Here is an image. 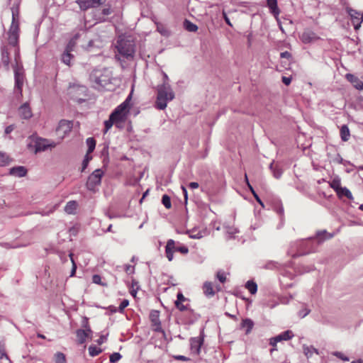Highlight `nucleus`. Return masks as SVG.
<instances>
[{
  "mask_svg": "<svg viewBox=\"0 0 363 363\" xmlns=\"http://www.w3.org/2000/svg\"><path fill=\"white\" fill-rule=\"evenodd\" d=\"M8 40L10 45L15 47V61L16 65L13 67L15 77V91L21 94L22 86L24 81L23 69L18 65L19 48L18 47L19 38V26L18 23L16 20L15 13L12 12V23L8 32Z\"/></svg>",
  "mask_w": 363,
  "mask_h": 363,
  "instance_id": "obj_1",
  "label": "nucleus"
},
{
  "mask_svg": "<svg viewBox=\"0 0 363 363\" xmlns=\"http://www.w3.org/2000/svg\"><path fill=\"white\" fill-rule=\"evenodd\" d=\"M130 100L131 95L130 94L121 104L115 108L110 115L108 120L104 121L105 133L108 132L113 124L119 128L125 121L129 113Z\"/></svg>",
  "mask_w": 363,
  "mask_h": 363,
  "instance_id": "obj_2",
  "label": "nucleus"
},
{
  "mask_svg": "<svg viewBox=\"0 0 363 363\" xmlns=\"http://www.w3.org/2000/svg\"><path fill=\"white\" fill-rule=\"evenodd\" d=\"M157 92L155 107L159 110H164L166 108L168 102L174 99V92L169 82L166 81L157 86Z\"/></svg>",
  "mask_w": 363,
  "mask_h": 363,
  "instance_id": "obj_3",
  "label": "nucleus"
},
{
  "mask_svg": "<svg viewBox=\"0 0 363 363\" xmlns=\"http://www.w3.org/2000/svg\"><path fill=\"white\" fill-rule=\"evenodd\" d=\"M118 52L126 59L132 58L135 53V44L130 39L119 37L116 45Z\"/></svg>",
  "mask_w": 363,
  "mask_h": 363,
  "instance_id": "obj_4",
  "label": "nucleus"
},
{
  "mask_svg": "<svg viewBox=\"0 0 363 363\" xmlns=\"http://www.w3.org/2000/svg\"><path fill=\"white\" fill-rule=\"evenodd\" d=\"M90 79L97 89L106 88L111 83V74L108 69H96L91 72Z\"/></svg>",
  "mask_w": 363,
  "mask_h": 363,
  "instance_id": "obj_5",
  "label": "nucleus"
},
{
  "mask_svg": "<svg viewBox=\"0 0 363 363\" xmlns=\"http://www.w3.org/2000/svg\"><path fill=\"white\" fill-rule=\"evenodd\" d=\"M179 242H176L174 240L169 239L167 242L165 247L166 257L169 262L172 261L174 258V252H179L183 255H186L189 252V249L184 245H179Z\"/></svg>",
  "mask_w": 363,
  "mask_h": 363,
  "instance_id": "obj_6",
  "label": "nucleus"
},
{
  "mask_svg": "<svg viewBox=\"0 0 363 363\" xmlns=\"http://www.w3.org/2000/svg\"><path fill=\"white\" fill-rule=\"evenodd\" d=\"M104 172L101 169L94 170L88 177L86 187L90 191H95V188L101 184Z\"/></svg>",
  "mask_w": 363,
  "mask_h": 363,
  "instance_id": "obj_7",
  "label": "nucleus"
},
{
  "mask_svg": "<svg viewBox=\"0 0 363 363\" xmlns=\"http://www.w3.org/2000/svg\"><path fill=\"white\" fill-rule=\"evenodd\" d=\"M57 144V143L48 139L38 138L35 143V152H38L45 151L48 148L55 147Z\"/></svg>",
  "mask_w": 363,
  "mask_h": 363,
  "instance_id": "obj_8",
  "label": "nucleus"
},
{
  "mask_svg": "<svg viewBox=\"0 0 363 363\" xmlns=\"http://www.w3.org/2000/svg\"><path fill=\"white\" fill-rule=\"evenodd\" d=\"M72 123L69 121L62 120L56 128L57 134L62 140L72 130Z\"/></svg>",
  "mask_w": 363,
  "mask_h": 363,
  "instance_id": "obj_9",
  "label": "nucleus"
},
{
  "mask_svg": "<svg viewBox=\"0 0 363 363\" xmlns=\"http://www.w3.org/2000/svg\"><path fill=\"white\" fill-rule=\"evenodd\" d=\"M347 12L351 17L352 25L355 30L360 28L363 19V13L353 9H347Z\"/></svg>",
  "mask_w": 363,
  "mask_h": 363,
  "instance_id": "obj_10",
  "label": "nucleus"
},
{
  "mask_svg": "<svg viewBox=\"0 0 363 363\" xmlns=\"http://www.w3.org/2000/svg\"><path fill=\"white\" fill-rule=\"evenodd\" d=\"M106 0H77L76 2L82 10H86L89 8L99 7L103 4Z\"/></svg>",
  "mask_w": 363,
  "mask_h": 363,
  "instance_id": "obj_11",
  "label": "nucleus"
},
{
  "mask_svg": "<svg viewBox=\"0 0 363 363\" xmlns=\"http://www.w3.org/2000/svg\"><path fill=\"white\" fill-rule=\"evenodd\" d=\"M150 319L154 327V330L157 332H163L161 322L160 320V313L158 311L153 310L150 313Z\"/></svg>",
  "mask_w": 363,
  "mask_h": 363,
  "instance_id": "obj_12",
  "label": "nucleus"
},
{
  "mask_svg": "<svg viewBox=\"0 0 363 363\" xmlns=\"http://www.w3.org/2000/svg\"><path fill=\"white\" fill-rule=\"evenodd\" d=\"M294 337V333L291 330H286L284 333L277 335L270 339V345L273 347L276 346L277 343L282 340H288Z\"/></svg>",
  "mask_w": 363,
  "mask_h": 363,
  "instance_id": "obj_13",
  "label": "nucleus"
},
{
  "mask_svg": "<svg viewBox=\"0 0 363 363\" xmlns=\"http://www.w3.org/2000/svg\"><path fill=\"white\" fill-rule=\"evenodd\" d=\"M300 39L303 43H313L319 39V37L313 31L306 30L301 33Z\"/></svg>",
  "mask_w": 363,
  "mask_h": 363,
  "instance_id": "obj_14",
  "label": "nucleus"
},
{
  "mask_svg": "<svg viewBox=\"0 0 363 363\" xmlns=\"http://www.w3.org/2000/svg\"><path fill=\"white\" fill-rule=\"evenodd\" d=\"M186 234L192 239H201L208 235V231L206 228L201 230L194 228L186 231Z\"/></svg>",
  "mask_w": 363,
  "mask_h": 363,
  "instance_id": "obj_15",
  "label": "nucleus"
},
{
  "mask_svg": "<svg viewBox=\"0 0 363 363\" xmlns=\"http://www.w3.org/2000/svg\"><path fill=\"white\" fill-rule=\"evenodd\" d=\"M203 342V338L201 336L191 338L190 346L191 352L194 354H199Z\"/></svg>",
  "mask_w": 363,
  "mask_h": 363,
  "instance_id": "obj_16",
  "label": "nucleus"
},
{
  "mask_svg": "<svg viewBox=\"0 0 363 363\" xmlns=\"http://www.w3.org/2000/svg\"><path fill=\"white\" fill-rule=\"evenodd\" d=\"M92 330L91 329H79L76 332L77 342L79 344H83L85 342L86 338H91L92 335Z\"/></svg>",
  "mask_w": 363,
  "mask_h": 363,
  "instance_id": "obj_17",
  "label": "nucleus"
},
{
  "mask_svg": "<svg viewBox=\"0 0 363 363\" xmlns=\"http://www.w3.org/2000/svg\"><path fill=\"white\" fill-rule=\"evenodd\" d=\"M345 77L357 90H363V82L352 74H347Z\"/></svg>",
  "mask_w": 363,
  "mask_h": 363,
  "instance_id": "obj_18",
  "label": "nucleus"
},
{
  "mask_svg": "<svg viewBox=\"0 0 363 363\" xmlns=\"http://www.w3.org/2000/svg\"><path fill=\"white\" fill-rule=\"evenodd\" d=\"M10 57L8 48L3 46L1 48V65H3L6 70L9 69Z\"/></svg>",
  "mask_w": 363,
  "mask_h": 363,
  "instance_id": "obj_19",
  "label": "nucleus"
},
{
  "mask_svg": "<svg viewBox=\"0 0 363 363\" xmlns=\"http://www.w3.org/2000/svg\"><path fill=\"white\" fill-rule=\"evenodd\" d=\"M9 174L17 177H25L27 174V169L23 166L12 167L9 169Z\"/></svg>",
  "mask_w": 363,
  "mask_h": 363,
  "instance_id": "obj_20",
  "label": "nucleus"
},
{
  "mask_svg": "<svg viewBox=\"0 0 363 363\" xmlns=\"http://www.w3.org/2000/svg\"><path fill=\"white\" fill-rule=\"evenodd\" d=\"M18 113L21 117L24 119H28L32 116L31 109L27 103H25L19 108Z\"/></svg>",
  "mask_w": 363,
  "mask_h": 363,
  "instance_id": "obj_21",
  "label": "nucleus"
},
{
  "mask_svg": "<svg viewBox=\"0 0 363 363\" xmlns=\"http://www.w3.org/2000/svg\"><path fill=\"white\" fill-rule=\"evenodd\" d=\"M303 351L307 359L311 358L313 354L318 355L319 352L317 349L313 346L303 345Z\"/></svg>",
  "mask_w": 363,
  "mask_h": 363,
  "instance_id": "obj_22",
  "label": "nucleus"
},
{
  "mask_svg": "<svg viewBox=\"0 0 363 363\" xmlns=\"http://www.w3.org/2000/svg\"><path fill=\"white\" fill-rule=\"evenodd\" d=\"M77 206L78 204L77 201H70L66 204L65 211L68 214H74Z\"/></svg>",
  "mask_w": 363,
  "mask_h": 363,
  "instance_id": "obj_23",
  "label": "nucleus"
},
{
  "mask_svg": "<svg viewBox=\"0 0 363 363\" xmlns=\"http://www.w3.org/2000/svg\"><path fill=\"white\" fill-rule=\"evenodd\" d=\"M177 297V299L175 301V306L181 311H185L186 309V307L184 306L182 303V302L186 300L185 297L183 296L182 293H179Z\"/></svg>",
  "mask_w": 363,
  "mask_h": 363,
  "instance_id": "obj_24",
  "label": "nucleus"
},
{
  "mask_svg": "<svg viewBox=\"0 0 363 363\" xmlns=\"http://www.w3.org/2000/svg\"><path fill=\"white\" fill-rule=\"evenodd\" d=\"M203 293L207 296H213L215 294V291L213 288L211 282L206 281L203 284Z\"/></svg>",
  "mask_w": 363,
  "mask_h": 363,
  "instance_id": "obj_25",
  "label": "nucleus"
},
{
  "mask_svg": "<svg viewBox=\"0 0 363 363\" xmlns=\"http://www.w3.org/2000/svg\"><path fill=\"white\" fill-rule=\"evenodd\" d=\"M336 194L340 198L345 196L349 199H353L351 191L346 187H341L340 189L336 192Z\"/></svg>",
  "mask_w": 363,
  "mask_h": 363,
  "instance_id": "obj_26",
  "label": "nucleus"
},
{
  "mask_svg": "<svg viewBox=\"0 0 363 363\" xmlns=\"http://www.w3.org/2000/svg\"><path fill=\"white\" fill-rule=\"evenodd\" d=\"M350 136L349 128L346 125H343L340 128V137L343 141H347Z\"/></svg>",
  "mask_w": 363,
  "mask_h": 363,
  "instance_id": "obj_27",
  "label": "nucleus"
},
{
  "mask_svg": "<svg viewBox=\"0 0 363 363\" xmlns=\"http://www.w3.org/2000/svg\"><path fill=\"white\" fill-rule=\"evenodd\" d=\"M241 326H242V328L246 329L245 333H246V334H248L251 332V330L254 326V323L252 320H250L249 318H246L242 320Z\"/></svg>",
  "mask_w": 363,
  "mask_h": 363,
  "instance_id": "obj_28",
  "label": "nucleus"
},
{
  "mask_svg": "<svg viewBox=\"0 0 363 363\" xmlns=\"http://www.w3.org/2000/svg\"><path fill=\"white\" fill-rule=\"evenodd\" d=\"M11 161L12 160L6 153L0 152V167L9 165Z\"/></svg>",
  "mask_w": 363,
  "mask_h": 363,
  "instance_id": "obj_29",
  "label": "nucleus"
},
{
  "mask_svg": "<svg viewBox=\"0 0 363 363\" xmlns=\"http://www.w3.org/2000/svg\"><path fill=\"white\" fill-rule=\"evenodd\" d=\"M74 55L70 52L64 51L62 55V61L65 65L70 66L71 60L73 59Z\"/></svg>",
  "mask_w": 363,
  "mask_h": 363,
  "instance_id": "obj_30",
  "label": "nucleus"
},
{
  "mask_svg": "<svg viewBox=\"0 0 363 363\" xmlns=\"http://www.w3.org/2000/svg\"><path fill=\"white\" fill-rule=\"evenodd\" d=\"M267 6L274 15L279 14V11L277 7V0H267Z\"/></svg>",
  "mask_w": 363,
  "mask_h": 363,
  "instance_id": "obj_31",
  "label": "nucleus"
},
{
  "mask_svg": "<svg viewBox=\"0 0 363 363\" xmlns=\"http://www.w3.org/2000/svg\"><path fill=\"white\" fill-rule=\"evenodd\" d=\"M271 170L273 172V175L275 178L277 179H279L281 174H282V172L281 170L277 167V164L274 163V162H272L270 164V166H269Z\"/></svg>",
  "mask_w": 363,
  "mask_h": 363,
  "instance_id": "obj_32",
  "label": "nucleus"
},
{
  "mask_svg": "<svg viewBox=\"0 0 363 363\" xmlns=\"http://www.w3.org/2000/svg\"><path fill=\"white\" fill-rule=\"evenodd\" d=\"M184 27L189 32H196L198 30V26L188 20L184 21Z\"/></svg>",
  "mask_w": 363,
  "mask_h": 363,
  "instance_id": "obj_33",
  "label": "nucleus"
},
{
  "mask_svg": "<svg viewBox=\"0 0 363 363\" xmlns=\"http://www.w3.org/2000/svg\"><path fill=\"white\" fill-rule=\"evenodd\" d=\"M330 186L333 189L335 192L340 189L341 182L338 177L334 178L330 182H329Z\"/></svg>",
  "mask_w": 363,
  "mask_h": 363,
  "instance_id": "obj_34",
  "label": "nucleus"
},
{
  "mask_svg": "<svg viewBox=\"0 0 363 363\" xmlns=\"http://www.w3.org/2000/svg\"><path fill=\"white\" fill-rule=\"evenodd\" d=\"M86 145H87V147H88V150H87V153L86 154L89 155L95 149L96 141H95V140L93 138H88L86 139Z\"/></svg>",
  "mask_w": 363,
  "mask_h": 363,
  "instance_id": "obj_35",
  "label": "nucleus"
},
{
  "mask_svg": "<svg viewBox=\"0 0 363 363\" xmlns=\"http://www.w3.org/2000/svg\"><path fill=\"white\" fill-rule=\"evenodd\" d=\"M245 287L252 294H255L257 291V285L252 281H248L245 284Z\"/></svg>",
  "mask_w": 363,
  "mask_h": 363,
  "instance_id": "obj_36",
  "label": "nucleus"
},
{
  "mask_svg": "<svg viewBox=\"0 0 363 363\" xmlns=\"http://www.w3.org/2000/svg\"><path fill=\"white\" fill-rule=\"evenodd\" d=\"M89 354L91 357H95L102 352V350L95 345H90L89 347Z\"/></svg>",
  "mask_w": 363,
  "mask_h": 363,
  "instance_id": "obj_37",
  "label": "nucleus"
},
{
  "mask_svg": "<svg viewBox=\"0 0 363 363\" xmlns=\"http://www.w3.org/2000/svg\"><path fill=\"white\" fill-rule=\"evenodd\" d=\"M316 238L318 242H323L325 240L331 238L332 235L328 234L325 230H323L318 232L316 235Z\"/></svg>",
  "mask_w": 363,
  "mask_h": 363,
  "instance_id": "obj_38",
  "label": "nucleus"
},
{
  "mask_svg": "<svg viewBox=\"0 0 363 363\" xmlns=\"http://www.w3.org/2000/svg\"><path fill=\"white\" fill-rule=\"evenodd\" d=\"M301 308L298 311V316L303 318L310 313L311 310L303 303L301 304Z\"/></svg>",
  "mask_w": 363,
  "mask_h": 363,
  "instance_id": "obj_39",
  "label": "nucleus"
},
{
  "mask_svg": "<svg viewBox=\"0 0 363 363\" xmlns=\"http://www.w3.org/2000/svg\"><path fill=\"white\" fill-rule=\"evenodd\" d=\"M54 358L55 363H66L65 355L62 352H57Z\"/></svg>",
  "mask_w": 363,
  "mask_h": 363,
  "instance_id": "obj_40",
  "label": "nucleus"
},
{
  "mask_svg": "<svg viewBox=\"0 0 363 363\" xmlns=\"http://www.w3.org/2000/svg\"><path fill=\"white\" fill-rule=\"evenodd\" d=\"M157 30L162 35L168 36L169 35V30L160 23H157Z\"/></svg>",
  "mask_w": 363,
  "mask_h": 363,
  "instance_id": "obj_41",
  "label": "nucleus"
},
{
  "mask_svg": "<svg viewBox=\"0 0 363 363\" xmlns=\"http://www.w3.org/2000/svg\"><path fill=\"white\" fill-rule=\"evenodd\" d=\"M225 232L229 235V238H233L235 234L238 233V230L233 226H227L225 227Z\"/></svg>",
  "mask_w": 363,
  "mask_h": 363,
  "instance_id": "obj_42",
  "label": "nucleus"
},
{
  "mask_svg": "<svg viewBox=\"0 0 363 363\" xmlns=\"http://www.w3.org/2000/svg\"><path fill=\"white\" fill-rule=\"evenodd\" d=\"M248 188L250 191L252 192L256 201L262 206V207H264L263 202L262 201V200L260 199V198L259 197V196L257 195V194L256 193V191H255V189H253L250 184H248Z\"/></svg>",
  "mask_w": 363,
  "mask_h": 363,
  "instance_id": "obj_43",
  "label": "nucleus"
},
{
  "mask_svg": "<svg viewBox=\"0 0 363 363\" xmlns=\"http://www.w3.org/2000/svg\"><path fill=\"white\" fill-rule=\"evenodd\" d=\"M122 356L118 352H113L110 355L109 361L111 363H116L121 359Z\"/></svg>",
  "mask_w": 363,
  "mask_h": 363,
  "instance_id": "obj_44",
  "label": "nucleus"
},
{
  "mask_svg": "<svg viewBox=\"0 0 363 363\" xmlns=\"http://www.w3.org/2000/svg\"><path fill=\"white\" fill-rule=\"evenodd\" d=\"M162 203L167 208H170L172 206L170 198L169 196L164 194L162 198Z\"/></svg>",
  "mask_w": 363,
  "mask_h": 363,
  "instance_id": "obj_45",
  "label": "nucleus"
},
{
  "mask_svg": "<svg viewBox=\"0 0 363 363\" xmlns=\"http://www.w3.org/2000/svg\"><path fill=\"white\" fill-rule=\"evenodd\" d=\"M69 257H70V259H71V262H72V268L70 277H73V276H74L75 272H76L77 265H76V263H75V262H74V260L73 259V254L72 253H69Z\"/></svg>",
  "mask_w": 363,
  "mask_h": 363,
  "instance_id": "obj_46",
  "label": "nucleus"
},
{
  "mask_svg": "<svg viewBox=\"0 0 363 363\" xmlns=\"http://www.w3.org/2000/svg\"><path fill=\"white\" fill-rule=\"evenodd\" d=\"M216 277L221 283H224L226 280V274L223 271H218Z\"/></svg>",
  "mask_w": 363,
  "mask_h": 363,
  "instance_id": "obj_47",
  "label": "nucleus"
},
{
  "mask_svg": "<svg viewBox=\"0 0 363 363\" xmlns=\"http://www.w3.org/2000/svg\"><path fill=\"white\" fill-rule=\"evenodd\" d=\"M129 305V301L127 299H123L118 307V311L123 313V310Z\"/></svg>",
  "mask_w": 363,
  "mask_h": 363,
  "instance_id": "obj_48",
  "label": "nucleus"
},
{
  "mask_svg": "<svg viewBox=\"0 0 363 363\" xmlns=\"http://www.w3.org/2000/svg\"><path fill=\"white\" fill-rule=\"evenodd\" d=\"M91 159V157H89V155L86 154V155L85 156V158L82 162V172L87 167L89 162Z\"/></svg>",
  "mask_w": 363,
  "mask_h": 363,
  "instance_id": "obj_49",
  "label": "nucleus"
},
{
  "mask_svg": "<svg viewBox=\"0 0 363 363\" xmlns=\"http://www.w3.org/2000/svg\"><path fill=\"white\" fill-rule=\"evenodd\" d=\"M74 46L75 43L73 40H72L69 42L65 50L71 52L72 51H73Z\"/></svg>",
  "mask_w": 363,
  "mask_h": 363,
  "instance_id": "obj_50",
  "label": "nucleus"
},
{
  "mask_svg": "<svg viewBox=\"0 0 363 363\" xmlns=\"http://www.w3.org/2000/svg\"><path fill=\"white\" fill-rule=\"evenodd\" d=\"M92 281L94 284H99V285H104V284L101 283V278L98 274H94L92 277Z\"/></svg>",
  "mask_w": 363,
  "mask_h": 363,
  "instance_id": "obj_51",
  "label": "nucleus"
},
{
  "mask_svg": "<svg viewBox=\"0 0 363 363\" xmlns=\"http://www.w3.org/2000/svg\"><path fill=\"white\" fill-rule=\"evenodd\" d=\"M334 355L338 357L339 359H341L343 361H349V358L346 357L344 354L340 352H336L334 353Z\"/></svg>",
  "mask_w": 363,
  "mask_h": 363,
  "instance_id": "obj_52",
  "label": "nucleus"
},
{
  "mask_svg": "<svg viewBox=\"0 0 363 363\" xmlns=\"http://www.w3.org/2000/svg\"><path fill=\"white\" fill-rule=\"evenodd\" d=\"M292 81V76H289V77H286V76H283L282 77V82L288 86L291 84Z\"/></svg>",
  "mask_w": 363,
  "mask_h": 363,
  "instance_id": "obj_53",
  "label": "nucleus"
},
{
  "mask_svg": "<svg viewBox=\"0 0 363 363\" xmlns=\"http://www.w3.org/2000/svg\"><path fill=\"white\" fill-rule=\"evenodd\" d=\"M82 326L84 328V330L91 329L89 325L88 318L86 317L83 318V320L82 321Z\"/></svg>",
  "mask_w": 363,
  "mask_h": 363,
  "instance_id": "obj_54",
  "label": "nucleus"
},
{
  "mask_svg": "<svg viewBox=\"0 0 363 363\" xmlns=\"http://www.w3.org/2000/svg\"><path fill=\"white\" fill-rule=\"evenodd\" d=\"M111 13V12L110 8L104 9L102 10V13H103L104 16L103 17H99V20H100V21L104 20V16L109 15Z\"/></svg>",
  "mask_w": 363,
  "mask_h": 363,
  "instance_id": "obj_55",
  "label": "nucleus"
},
{
  "mask_svg": "<svg viewBox=\"0 0 363 363\" xmlns=\"http://www.w3.org/2000/svg\"><path fill=\"white\" fill-rule=\"evenodd\" d=\"M223 18H224L225 21L226 22V23H227L228 26H231V27H232V26H233V25H232V23H231V22H230V19H229L228 16H227L226 13H225L224 11H223Z\"/></svg>",
  "mask_w": 363,
  "mask_h": 363,
  "instance_id": "obj_56",
  "label": "nucleus"
},
{
  "mask_svg": "<svg viewBox=\"0 0 363 363\" xmlns=\"http://www.w3.org/2000/svg\"><path fill=\"white\" fill-rule=\"evenodd\" d=\"M280 57L281 58H286V59H289L291 57V53H289V52L286 51V52H283L280 54Z\"/></svg>",
  "mask_w": 363,
  "mask_h": 363,
  "instance_id": "obj_57",
  "label": "nucleus"
},
{
  "mask_svg": "<svg viewBox=\"0 0 363 363\" xmlns=\"http://www.w3.org/2000/svg\"><path fill=\"white\" fill-rule=\"evenodd\" d=\"M125 270L127 273H133V270H134V268L133 267H132L131 265L130 264H126L125 266Z\"/></svg>",
  "mask_w": 363,
  "mask_h": 363,
  "instance_id": "obj_58",
  "label": "nucleus"
},
{
  "mask_svg": "<svg viewBox=\"0 0 363 363\" xmlns=\"http://www.w3.org/2000/svg\"><path fill=\"white\" fill-rule=\"evenodd\" d=\"M106 337L105 335H101L99 339L97 340L96 342L99 345H101L106 341Z\"/></svg>",
  "mask_w": 363,
  "mask_h": 363,
  "instance_id": "obj_59",
  "label": "nucleus"
},
{
  "mask_svg": "<svg viewBox=\"0 0 363 363\" xmlns=\"http://www.w3.org/2000/svg\"><path fill=\"white\" fill-rule=\"evenodd\" d=\"M189 188L194 189H197L199 186V184L197 182H191L189 183Z\"/></svg>",
  "mask_w": 363,
  "mask_h": 363,
  "instance_id": "obj_60",
  "label": "nucleus"
},
{
  "mask_svg": "<svg viewBox=\"0 0 363 363\" xmlns=\"http://www.w3.org/2000/svg\"><path fill=\"white\" fill-rule=\"evenodd\" d=\"M174 358L177 360H182V361H187L189 359V358H187L186 357L183 356V355H177V356H175Z\"/></svg>",
  "mask_w": 363,
  "mask_h": 363,
  "instance_id": "obj_61",
  "label": "nucleus"
},
{
  "mask_svg": "<svg viewBox=\"0 0 363 363\" xmlns=\"http://www.w3.org/2000/svg\"><path fill=\"white\" fill-rule=\"evenodd\" d=\"M286 277H289L290 279H291V277H293V274H292V272H286V274H284V275H283V279H285ZM281 281L282 283H284V279H281Z\"/></svg>",
  "mask_w": 363,
  "mask_h": 363,
  "instance_id": "obj_62",
  "label": "nucleus"
},
{
  "mask_svg": "<svg viewBox=\"0 0 363 363\" xmlns=\"http://www.w3.org/2000/svg\"><path fill=\"white\" fill-rule=\"evenodd\" d=\"M13 125H9V126H7V127L6 128V129H5V133H6V134H9V133H10L11 131H13Z\"/></svg>",
  "mask_w": 363,
  "mask_h": 363,
  "instance_id": "obj_63",
  "label": "nucleus"
},
{
  "mask_svg": "<svg viewBox=\"0 0 363 363\" xmlns=\"http://www.w3.org/2000/svg\"><path fill=\"white\" fill-rule=\"evenodd\" d=\"M182 191L184 193L185 201H187V190L184 186H182Z\"/></svg>",
  "mask_w": 363,
  "mask_h": 363,
  "instance_id": "obj_64",
  "label": "nucleus"
}]
</instances>
